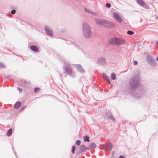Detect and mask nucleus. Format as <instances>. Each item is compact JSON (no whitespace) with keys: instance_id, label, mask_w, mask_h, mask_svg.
Here are the masks:
<instances>
[{"instance_id":"f257e3e1","label":"nucleus","mask_w":158,"mask_h":158,"mask_svg":"<svg viewBox=\"0 0 158 158\" xmlns=\"http://www.w3.org/2000/svg\"><path fill=\"white\" fill-rule=\"evenodd\" d=\"M82 31L84 37L87 38H89L92 35L91 30L89 24L84 23L82 25Z\"/></svg>"},{"instance_id":"f03ea898","label":"nucleus","mask_w":158,"mask_h":158,"mask_svg":"<svg viewBox=\"0 0 158 158\" xmlns=\"http://www.w3.org/2000/svg\"><path fill=\"white\" fill-rule=\"evenodd\" d=\"M96 22L97 24L101 25H107L112 27H114V25L113 23L103 19H97L96 20Z\"/></svg>"},{"instance_id":"7ed1b4c3","label":"nucleus","mask_w":158,"mask_h":158,"mask_svg":"<svg viewBox=\"0 0 158 158\" xmlns=\"http://www.w3.org/2000/svg\"><path fill=\"white\" fill-rule=\"evenodd\" d=\"M146 59L150 65L152 66H155L156 65V61L153 58L152 56L150 55H148Z\"/></svg>"},{"instance_id":"20e7f679","label":"nucleus","mask_w":158,"mask_h":158,"mask_svg":"<svg viewBox=\"0 0 158 158\" xmlns=\"http://www.w3.org/2000/svg\"><path fill=\"white\" fill-rule=\"evenodd\" d=\"M113 16L114 19L118 23H121L122 19L120 15L118 13L114 12L113 13Z\"/></svg>"},{"instance_id":"39448f33","label":"nucleus","mask_w":158,"mask_h":158,"mask_svg":"<svg viewBox=\"0 0 158 158\" xmlns=\"http://www.w3.org/2000/svg\"><path fill=\"white\" fill-rule=\"evenodd\" d=\"M139 80L138 79L135 78L132 79L131 81V86L133 87H137L139 85Z\"/></svg>"},{"instance_id":"423d86ee","label":"nucleus","mask_w":158,"mask_h":158,"mask_svg":"<svg viewBox=\"0 0 158 158\" xmlns=\"http://www.w3.org/2000/svg\"><path fill=\"white\" fill-rule=\"evenodd\" d=\"M45 29L46 34L49 36L53 35V32L51 29L48 26H45Z\"/></svg>"},{"instance_id":"0eeeda50","label":"nucleus","mask_w":158,"mask_h":158,"mask_svg":"<svg viewBox=\"0 0 158 158\" xmlns=\"http://www.w3.org/2000/svg\"><path fill=\"white\" fill-rule=\"evenodd\" d=\"M137 3L146 9H149V6L145 3L143 0H137Z\"/></svg>"},{"instance_id":"6e6552de","label":"nucleus","mask_w":158,"mask_h":158,"mask_svg":"<svg viewBox=\"0 0 158 158\" xmlns=\"http://www.w3.org/2000/svg\"><path fill=\"white\" fill-rule=\"evenodd\" d=\"M73 66L76 68L80 73H83L84 72V70L82 68L81 66L79 64H74L73 65Z\"/></svg>"},{"instance_id":"1a4fd4ad","label":"nucleus","mask_w":158,"mask_h":158,"mask_svg":"<svg viewBox=\"0 0 158 158\" xmlns=\"http://www.w3.org/2000/svg\"><path fill=\"white\" fill-rule=\"evenodd\" d=\"M125 41L121 38H117L116 44L118 45H122L125 44Z\"/></svg>"},{"instance_id":"9d476101","label":"nucleus","mask_w":158,"mask_h":158,"mask_svg":"<svg viewBox=\"0 0 158 158\" xmlns=\"http://www.w3.org/2000/svg\"><path fill=\"white\" fill-rule=\"evenodd\" d=\"M97 62L100 64L104 65L106 63L105 59L103 57H100L98 60Z\"/></svg>"},{"instance_id":"9b49d317","label":"nucleus","mask_w":158,"mask_h":158,"mask_svg":"<svg viewBox=\"0 0 158 158\" xmlns=\"http://www.w3.org/2000/svg\"><path fill=\"white\" fill-rule=\"evenodd\" d=\"M65 70L66 72L69 75H71L72 77H74V75L73 74L72 70L71 69L69 68H67L66 66H65Z\"/></svg>"},{"instance_id":"f8f14e48","label":"nucleus","mask_w":158,"mask_h":158,"mask_svg":"<svg viewBox=\"0 0 158 158\" xmlns=\"http://www.w3.org/2000/svg\"><path fill=\"white\" fill-rule=\"evenodd\" d=\"M117 38H112L109 39V43L111 44H116Z\"/></svg>"},{"instance_id":"ddd939ff","label":"nucleus","mask_w":158,"mask_h":158,"mask_svg":"<svg viewBox=\"0 0 158 158\" xmlns=\"http://www.w3.org/2000/svg\"><path fill=\"white\" fill-rule=\"evenodd\" d=\"M20 107V102H17L14 105V112H16L15 110L18 109Z\"/></svg>"},{"instance_id":"4468645a","label":"nucleus","mask_w":158,"mask_h":158,"mask_svg":"<svg viewBox=\"0 0 158 158\" xmlns=\"http://www.w3.org/2000/svg\"><path fill=\"white\" fill-rule=\"evenodd\" d=\"M85 11H86L87 12L92 14L94 15H96L97 14V13L93 12V11L90 10H89L88 9L85 8Z\"/></svg>"},{"instance_id":"2eb2a0df","label":"nucleus","mask_w":158,"mask_h":158,"mask_svg":"<svg viewBox=\"0 0 158 158\" xmlns=\"http://www.w3.org/2000/svg\"><path fill=\"white\" fill-rule=\"evenodd\" d=\"M30 48L32 50L35 52H37L38 50L37 48L35 46L31 45Z\"/></svg>"},{"instance_id":"dca6fc26","label":"nucleus","mask_w":158,"mask_h":158,"mask_svg":"<svg viewBox=\"0 0 158 158\" xmlns=\"http://www.w3.org/2000/svg\"><path fill=\"white\" fill-rule=\"evenodd\" d=\"M96 147V144L94 143H92L89 145V149L95 148Z\"/></svg>"},{"instance_id":"f3484780","label":"nucleus","mask_w":158,"mask_h":158,"mask_svg":"<svg viewBox=\"0 0 158 158\" xmlns=\"http://www.w3.org/2000/svg\"><path fill=\"white\" fill-rule=\"evenodd\" d=\"M103 150L105 151H106L108 148V145L106 144H103L102 145Z\"/></svg>"},{"instance_id":"a211bd4d","label":"nucleus","mask_w":158,"mask_h":158,"mask_svg":"<svg viewBox=\"0 0 158 158\" xmlns=\"http://www.w3.org/2000/svg\"><path fill=\"white\" fill-rule=\"evenodd\" d=\"M110 77L111 79L113 80H115L116 78V74L114 73H112L111 74Z\"/></svg>"},{"instance_id":"6ab92c4d","label":"nucleus","mask_w":158,"mask_h":158,"mask_svg":"<svg viewBox=\"0 0 158 158\" xmlns=\"http://www.w3.org/2000/svg\"><path fill=\"white\" fill-rule=\"evenodd\" d=\"M80 149H81V151H84L86 149V146H85L84 145H81L80 146Z\"/></svg>"},{"instance_id":"aec40b11","label":"nucleus","mask_w":158,"mask_h":158,"mask_svg":"<svg viewBox=\"0 0 158 158\" xmlns=\"http://www.w3.org/2000/svg\"><path fill=\"white\" fill-rule=\"evenodd\" d=\"M12 131L11 129H10L7 131L6 134L8 136H10L12 133Z\"/></svg>"},{"instance_id":"412c9836","label":"nucleus","mask_w":158,"mask_h":158,"mask_svg":"<svg viewBox=\"0 0 158 158\" xmlns=\"http://www.w3.org/2000/svg\"><path fill=\"white\" fill-rule=\"evenodd\" d=\"M83 139L85 141H88L89 142V137L88 136H85L83 137Z\"/></svg>"},{"instance_id":"4be33fe9","label":"nucleus","mask_w":158,"mask_h":158,"mask_svg":"<svg viewBox=\"0 0 158 158\" xmlns=\"http://www.w3.org/2000/svg\"><path fill=\"white\" fill-rule=\"evenodd\" d=\"M104 78L109 84H110V82L109 80L110 78L108 76H106V77H105Z\"/></svg>"},{"instance_id":"5701e85b","label":"nucleus","mask_w":158,"mask_h":158,"mask_svg":"<svg viewBox=\"0 0 158 158\" xmlns=\"http://www.w3.org/2000/svg\"><path fill=\"white\" fill-rule=\"evenodd\" d=\"M108 149L110 150H111L112 148V145L111 143H110L108 145Z\"/></svg>"},{"instance_id":"b1692460","label":"nucleus","mask_w":158,"mask_h":158,"mask_svg":"<svg viewBox=\"0 0 158 158\" xmlns=\"http://www.w3.org/2000/svg\"><path fill=\"white\" fill-rule=\"evenodd\" d=\"M108 118L109 119H110L114 121V118L113 116L112 115H110L108 117Z\"/></svg>"},{"instance_id":"393cba45","label":"nucleus","mask_w":158,"mask_h":158,"mask_svg":"<svg viewBox=\"0 0 158 158\" xmlns=\"http://www.w3.org/2000/svg\"><path fill=\"white\" fill-rule=\"evenodd\" d=\"M127 33L130 35H132L134 34V32L131 31H127Z\"/></svg>"},{"instance_id":"a878e982","label":"nucleus","mask_w":158,"mask_h":158,"mask_svg":"<svg viewBox=\"0 0 158 158\" xmlns=\"http://www.w3.org/2000/svg\"><path fill=\"white\" fill-rule=\"evenodd\" d=\"M76 143L79 146V145H80V144H81V141L80 140H77V141H76Z\"/></svg>"},{"instance_id":"bb28decb","label":"nucleus","mask_w":158,"mask_h":158,"mask_svg":"<svg viewBox=\"0 0 158 158\" xmlns=\"http://www.w3.org/2000/svg\"><path fill=\"white\" fill-rule=\"evenodd\" d=\"M75 149V147L74 146H73L72 149V153H73Z\"/></svg>"},{"instance_id":"cd10ccee","label":"nucleus","mask_w":158,"mask_h":158,"mask_svg":"<svg viewBox=\"0 0 158 158\" xmlns=\"http://www.w3.org/2000/svg\"><path fill=\"white\" fill-rule=\"evenodd\" d=\"M5 67V65L1 63H0V68H4Z\"/></svg>"},{"instance_id":"c85d7f7f","label":"nucleus","mask_w":158,"mask_h":158,"mask_svg":"<svg viewBox=\"0 0 158 158\" xmlns=\"http://www.w3.org/2000/svg\"><path fill=\"white\" fill-rule=\"evenodd\" d=\"M40 90V89L38 88H35L34 89V91L35 92H37L39 90Z\"/></svg>"},{"instance_id":"c756f323","label":"nucleus","mask_w":158,"mask_h":158,"mask_svg":"<svg viewBox=\"0 0 158 158\" xmlns=\"http://www.w3.org/2000/svg\"><path fill=\"white\" fill-rule=\"evenodd\" d=\"M110 6H111L110 4L109 3H107L106 4V6L107 7L109 8L110 7Z\"/></svg>"},{"instance_id":"7c9ffc66","label":"nucleus","mask_w":158,"mask_h":158,"mask_svg":"<svg viewBox=\"0 0 158 158\" xmlns=\"http://www.w3.org/2000/svg\"><path fill=\"white\" fill-rule=\"evenodd\" d=\"M11 13L12 14H14L15 13V10H11Z\"/></svg>"},{"instance_id":"2f4dec72","label":"nucleus","mask_w":158,"mask_h":158,"mask_svg":"<svg viewBox=\"0 0 158 158\" xmlns=\"http://www.w3.org/2000/svg\"><path fill=\"white\" fill-rule=\"evenodd\" d=\"M137 64H138V62L137 61L135 60L134 61V65H136Z\"/></svg>"},{"instance_id":"473e14b6","label":"nucleus","mask_w":158,"mask_h":158,"mask_svg":"<svg viewBox=\"0 0 158 158\" xmlns=\"http://www.w3.org/2000/svg\"><path fill=\"white\" fill-rule=\"evenodd\" d=\"M102 75L104 77V78L105 77H106V76H107L105 73H102Z\"/></svg>"},{"instance_id":"72a5a7b5","label":"nucleus","mask_w":158,"mask_h":158,"mask_svg":"<svg viewBox=\"0 0 158 158\" xmlns=\"http://www.w3.org/2000/svg\"><path fill=\"white\" fill-rule=\"evenodd\" d=\"M119 158H125V157L122 156H120L119 157Z\"/></svg>"},{"instance_id":"f704fd0d","label":"nucleus","mask_w":158,"mask_h":158,"mask_svg":"<svg viewBox=\"0 0 158 158\" xmlns=\"http://www.w3.org/2000/svg\"><path fill=\"white\" fill-rule=\"evenodd\" d=\"M17 89L19 91H20V88L19 87L17 88Z\"/></svg>"},{"instance_id":"c9c22d12","label":"nucleus","mask_w":158,"mask_h":158,"mask_svg":"<svg viewBox=\"0 0 158 158\" xmlns=\"http://www.w3.org/2000/svg\"><path fill=\"white\" fill-rule=\"evenodd\" d=\"M157 61H158V57H157Z\"/></svg>"},{"instance_id":"e433bc0d","label":"nucleus","mask_w":158,"mask_h":158,"mask_svg":"<svg viewBox=\"0 0 158 158\" xmlns=\"http://www.w3.org/2000/svg\"><path fill=\"white\" fill-rule=\"evenodd\" d=\"M19 110H18V113H19Z\"/></svg>"}]
</instances>
